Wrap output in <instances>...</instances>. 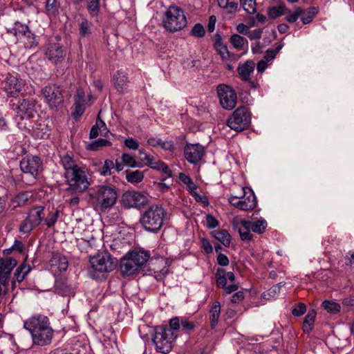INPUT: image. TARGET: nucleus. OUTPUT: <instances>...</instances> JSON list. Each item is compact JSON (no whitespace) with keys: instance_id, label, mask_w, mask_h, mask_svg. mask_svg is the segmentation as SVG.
<instances>
[{"instance_id":"nucleus-1","label":"nucleus","mask_w":354,"mask_h":354,"mask_svg":"<svg viewBox=\"0 0 354 354\" xmlns=\"http://www.w3.org/2000/svg\"><path fill=\"white\" fill-rule=\"evenodd\" d=\"M61 164L64 169V176L68 189L79 194L86 192L93 183L88 169L84 166L79 165L68 154L61 158Z\"/></svg>"},{"instance_id":"nucleus-2","label":"nucleus","mask_w":354,"mask_h":354,"mask_svg":"<svg viewBox=\"0 0 354 354\" xmlns=\"http://www.w3.org/2000/svg\"><path fill=\"white\" fill-rule=\"evenodd\" d=\"M24 328L31 334L35 344L45 346L51 342L54 332L47 316L33 315L24 322Z\"/></svg>"},{"instance_id":"nucleus-3","label":"nucleus","mask_w":354,"mask_h":354,"mask_svg":"<svg viewBox=\"0 0 354 354\" xmlns=\"http://www.w3.org/2000/svg\"><path fill=\"white\" fill-rule=\"evenodd\" d=\"M149 252L145 250H133L128 252L120 263L122 275L130 276L139 272L149 261Z\"/></svg>"},{"instance_id":"nucleus-4","label":"nucleus","mask_w":354,"mask_h":354,"mask_svg":"<svg viewBox=\"0 0 354 354\" xmlns=\"http://www.w3.org/2000/svg\"><path fill=\"white\" fill-rule=\"evenodd\" d=\"M165 216L162 206L152 205L142 214L140 223L147 231L157 232L162 227Z\"/></svg>"},{"instance_id":"nucleus-5","label":"nucleus","mask_w":354,"mask_h":354,"mask_svg":"<svg viewBox=\"0 0 354 354\" xmlns=\"http://www.w3.org/2000/svg\"><path fill=\"white\" fill-rule=\"evenodd\" d=\"M176 337L177 334L172 332L171 328L158 326L154 329L152 341L158 352L167 354L171 351Z\"/></svg>"},{"instance_id":"nucleus-6","label":"nucleus","mask_w":354,"mask_h":354,"mask_svg":"<svg viewBox=\"0 0 354 354\" xmlns=\"http://www.w3.org/2000/svg\"><path fill=\"white\" fill-rule=\"evenodd\" d=\"M20 169L26 174L22 176V181L28 185H33L37 182V178L42 169V161L36 156H28L20 162Z\"/></svg>"},{"instance_id":"nucleus-7","label":"nucleus","mask_w":354,"mask_h":354,"mask_svg":"<svg viewBox=\"0 0 354 354\" xmlns=\"http://www.w3.org/2000/svg\"><path fill=\"white\" fill-rule=\"evenodd\" d=\"M164 28L171 32L183 30L187 26L184 11L177 6H169L162 20Z\"/></svg>"},{"instance_id":"nucleus-8","label":"nucleus","mask_w":354,"mask_h":354,"mask_svg":"<svg viewBox=\"0 0 354 354\" xmlns=\"http://www.w3.org/2000/svg\"><path fill=\"white\" fill-rule=\"evenodd\" d=\"M92 271L104 274L112 272L118 265V260L109 252H102L94 255L89 260Z\"/></svg>"},{"instance_id":"nucleus-9","label":"nucleus","mask_w":354,"mask_h":354,"mask_svg":"<svg viewBox=\"0 0 354 354\" xmlns=\"http://www.w3.org/2000/svg\"><path fill=\"white\" fill-rule=\"evenodd\" d=\"M251 123V113L246 106L238 107L227 120V126L237 132L248 129Z\"/></svg>"},{"instance_id":"nucleus-10","label":"nucleus","mask_w":354,"mask_h":354,"mask_svg":"<svg viewBox=\"0 0 354 354\" xmlns=\"http://www.w3.org/2000/svg\"><path fill=\"white\" fill-rule=\"evenodd\" d=\"M8 32L15 35L26 48H35L39 44L37 37L30 32L28 26L19 22H16L12 28L8 29Z\"/></svg>"},{"instance_id":"nucleus-11","label":"nucleus","mask_w":354,"mask_h":354,"mask_svg":"<svg viewBox=\"0 0 354 354\" xmlns=\"http://www.w3.org/2000/svg\"><path fill=\"white\" fill-rule=\"evenodd\" d=\"M90 196L96 200L97 205L102 209L111 207L115 205L117 200L116 191L113 187L107 185L97 187L95 192L91 193Z\"/></svg>"},{"instance_id":"nucleus-12","label":"nucleus","mask_w":354,"mask_h":354,"mask_svg":"<svg viewBox=\"0 0 354 354\" xmlns=\"http://www.w3.org/2000/svg\"><path fill=\"white\" fill-rule=\"evenodd\" d=\"M44 211V207L42 206H36L32 208L28 212L27 217L19 225V231L24 234L30 233L34 227L38 226L44 220L45 216Z\"/></svg>"},{"instance_id":"nucleus-13","label":"nucleus","mask_w":354,"mask_h":354,"mask_svg":"<svg viewBox=\"0 0 354 354\" xmlns=\"http://www.w3.org/2000/svg\"><path fill=\"white\" fill-rule=\"evenodd\" d=\"M45 55L53 64L61 62L66 56V51L61 43V37L56 35L49 39L45 52Z\"/></svg>"},{"instance_id":"nucleus-14","label":"nucleus","mask_w":354,"mask_h":354,"mask_svg":"<svg viewBox=\"0 0 354 354\" xmlns=\"http://www.w3.org/2000/svg\"><path fill=\"white\" fill-rule=\"evenodd\" d=\"M12 106L17 116L22 120H30L34 118L37 113L36 102L33 100L19 99L17 103H13Z\"/></svg>"},{"instance_id":"nucleus-15","label":"nucleus","mask_w":354,"mask_h":354,"mask_svg":"<svg viewBox=\"0 0 354 354\" xmlns=\"http://www.w3.org/2000/svg\"><path fill=\"white\" fill-rule=\"evenodd\" d=\"M217 93L221 106L226 109H232L236 102V94L232 87L220 84L217 87Z\"/></svg>"},{"instance_id":"nucleus-16","label":"nucleus","mask_w":354,"mask_h":354,"mask_svg":"<svg viewBox=\"0 0 354 354\" xmlns=\"http://www.w3.org/2000/svg\"><path fill=\"white\" fill-rule=\"evenodd\" d=\"M24 85L22 79L11 74H8L2 83L3 91L11 97L18 96Z\"/></svg>"},{"instance_id":"nucleus-17","label":"nucleus","mask_w":354,"mask_h":354,"mask_svg":"<svg viewBox=\"0 0 354 354\" xmlns=\"http://www.w3.org/2000/svg\"><path fill=\"white\" fill-rule=\"evenodd\" d=\"M46 102L53 109L62 103L64 98L60 88L56 85H48L42 89Z\"/></svg>"},{"instance_id":"nucleus-18","label":"nucleus","mask_w":354,"mask_h":354,"mask_svg":"<svg viewBox=\"0 0 354 354\" xmlns=\"http://www.w3.org/2000/svg\"><path fill=\"white\" fill-rule=\"evenodd\" d=\"M149 273L144 274L153 275L158 281H161L168 273L166 261L164 258L159 257L156 259H149Z\"/></svg>"},{"instance_id":"nucleus-19","label":"nucleus","mask_w":354,"mask_h":354,"mask_svg":"<svg viewBox=\"0 0 354 354\" xmlns=\"http://www.w3.org/2000/svg\"><path fill=\"white\" fill-rule=\"evenodd\" d=\"M186 160L192 164L198 163L205 153L204 147L199 144H187L184 148Z\"/></svg>"},{"instance_id":"nucleus-20","label":"nucleus","mask_w":354,"mask_h":354,"mask_svg":"<svg viewBox=\"0 0 354 354\" xmlns=\"http://www.w3.org/2000/svg\"><path fill=\"white\" fill-rule=\"evenodd\" d=\"M50 270L55 275L59 274L66 271L68 268V260L66 257L59 253H53L49 260Z\"/></svg>"},{"instance_id":"nucleus-21","label":"nucleus","mask_w":354,"mask_h":354,"mask_svg":"<svg viewBox=\"0 0 354 354\" xmlns=\"http://www.w3.org/2000/svg\"><path fill=\"white\" fill-rule=\"evenodd\" d=\"M122 203L126 207H137L147 202L145 195L138 192H126L122 196Z\"/></svg>"},{"instance_id":"nucleus-22","label":"nucleus","mask_w":354,"mask_h":354,"mask_svg":"<svg viewBox=\"0 0 354 354\" xmlns=\"http://www.w3.org/2000/svg\"><path fill=\"white\" fill-rule=\"evenodd\" d=\"M17 263V261L12 258L0 259V283H6Z\"/></svg>"},{"instance_id":"nucleus-23","label":"nucleus","mask_w":354,"mask_h":354,"mask_svg":"<svg viewBox=\"0 0 354 354\" xmlns=\"http://www.w3.org/2000/svg\"><path fill=\"white\" fill-rule=\"evenodd\" d=\"M244 195L241 198V210L250 211L257 206V198L251 189L246 191L245 187L242 188Z\"/></svg>"},{"instance_id":"nucleus-24","label":"nucleus","mask_w":354,"mask_h":354,"mask_svg":"<svg viewBox=\"0 0 354 354\" xmlns=\"http://www.w3.org/2000/svg\"><path fill=\"white\" fill-rule=\"evenodd\" d=\"M225 270L218 268L216 273L217 286L223 289L225 294H230L238 289V286L235 283L227 285V277L225 276Z\"/></svg>"},{"instance_id":"nucleus-25","label":"nucleus","mask_w":354,"mask_h":354,"mask_svg":"<svg viewBox=\"0 0 354 354\" xmlns=\"http://www.w3.org/2000/svg\"><path fill=\"white\" fill-rule=\"evenodd\" d=\"M255 64L252 60H247L243 63H239L237 71L240 78L245 82H251L250 75L254 70Z\"/></svg>"},{"instance_id":"nucleus-26","label":"nucleus","mask_w":354,"mask_h":354,"mask_svg":"<svg viewBox=\"0 0 354 354\" xmlns=\"http://www.w3.org/2000/svg\"><path fill=\"white\" fill-rule=\"evenodd\" d=\"M113 82L118 92L122 93L127 90L129 80L124 71H118L113 75Z\"/></svg>"},{"instance_id":"nucleus-27","label":"nucleus","mask_w":354,"mask_h":354,"mask_svg":"<svg viewBox=\"0 0 354 354\" xmlns=\"http://www.w3.org/2000/svg\"><path fill=\"white\" fill-rule=\"evenodd\" d=\"M32 197V194L30 192H21L12 198L10 206L14 209L18 207L26 205Z\"/></svg>"},{"instance_id":"nucleus-28","label":"nucleus","mask_w":354,"mask_h":354,"mask_svg":"<svg viewBox=\"0 0 354 354\" xmlns=\"http://www.w3.org/2000/svg\"><path fill=\"white\" fill-rule=\"evenodd\" d=\"M209 318L210 322V327L212 329H214L218 322V319L221 314V304L218 301H214L209 311Z\"/></svg>"},{"instance_id":"nucleus-29","label":"nucleus","mask_w":354,"mask_h":354,"mask_svg":"<svg viewBox=\"0 0 354 354\" xmlns=\"http://www.w3.org/2000/svg\"><path fill=\"white\" fill-rule=\"evenodd\" d=\"M149 145L153 147H160L162 149L168 151H173L174 147L171 141L165 142L158 138H150L147 140Z\"/></svg>"},{"instance_id":"nucleus-30","label":"nucleus","mask_w":354,"mask_h":354,"mask_svg":"<svg viewBox=\"0 0 354 354\" xmlns=\"http://www.w3.org/2000/svg\"><path fill=\"white\" fill-rule=\"evenodd\" d=\"M50 131L46 124L40 122L33 128L32 134L37 139H44L48 137Z\"/></svg>"},{"instance_id":"nucleus-31","label":"nucleus","mask_w":354,"mask_h":354,"mask_svg":"<svg viewBox=\"0 0 354 354\" xmlns=\"http://www.w3.org/2000/svg\"><path fill=\"white\" fill-rule=\"evenodd\" d=\"M245 224L246 227H250L252 232L259 234H262L267 226V223L265 220H258L255 222L245 221Z\"/></svg>"},{"instance_id":"nucleus-32","label":"nucleus","mask_w":354,"mask_h":354,"mask_svg":"<svg viewBox=\"0 0 354 354\" xmlns=\"http://www.w3.org/2000/svg\"><path fill=\"white\" fill-rule=\"evenodd\" d=\"M86 8L92 17H96L100 15V0H86Z\"/></svg>"},{"instance_id":"nucleus-33","label":"nucleus","mask_w":354,"mask_h":354,"mask_svg":"<svg viewBox=\"0 0 354 354\" xmlns=\"http://www.w3.org/2000/svg\"><path fill=\"white\" fill-rule=\"evenodd\" d=\"M286 6L284 3H281L277 6L270 7L268 9V15L270 19H275L284 15Z\"/></svg>"},{"instance_id":"nucleus-34","label":"nucleus","mask_w":354,"mask_h":354,"mask_svg":"<svg viewBox=\"0 0 354 354\" xmlns=\"http://www.w3.org/2000/svg\"><path fill=\"white\" fill-rule=\"evenodd\" d=\"M316 313L315 310L308 311L303 323V330L305 333H310L313 327Z\"/></svg>"},{"instance_id":"nucleus-35","label":"nucleus","mask_w":354,"mask_h":354,"mask_svg":"<svg viewBox=\"0 0 354 354\" xmlns=\"http://www.w3.org/2000/svg\"><path fill=\"white\" fill-rule=\"evenodd\" d=\"M212 235L225 246H228L230 244V235L226 230L214 231L212 232Z\"/></svg>"},{"instance_id":"nucleus-36","label":"nucleus","mask_w":354,"mask_h":354,"mask_svg":"<svg viewBox=\"0 0 354 354\" xmlns=\"http://www.w3.org/2000/svg\"><path fill=\"white\" fill-rule=\"evenodd\" d=\"M303 14H305V11L300 7H297L293 13L291 12L290 10L286 8L284 13V15H286V20L289 23H295L298 19L299 17L301 16Z\"/></svg>"},{"instance_id":"nucleus-37","label":"nucleus","mask_w":354,"mask_h":354,"mask_svg":"<svg viewBox=\"0 0 354 354\" xmlns=\"http://www.w3.org/2000/svg\"><path fill=\"white\" fill-rule=\"evenodd\" d=\"M214 48L223 60H227L229 59L230 53L228 51L227 47L224 44H223L220 39L216 41L214 44Z\"/></svg>"},{"instance_id":"nucleus-38","label":"nucleus","mask_w":354,"mask_h":354,"mask_svg":"<svg viewBox=\"0 0 354 354\" xmlns=\"http://www.w3.org/2000/svg\"><path fill=\"white\" fill-rule=\"evenodd\" d=\"M230 41L233 47L239 50L243 49L244 45L248 43L245 37L238 34L232 35L230 38Z\"/></svg>"},{"instance_id":"nucleus-39","label":"nucleus","mask_w":354,"mask_h":354,"mask_svg":"<svg viewBox=\"0 0 354 354\" xmlns=\"http://www.w3.org/2000/svg\"><path fill=\"white\" fill-rule=\"evenodd\" d=\"M59 3L57 0H46V12L48 16H55L59 12Z\"/></svg>"},{"instance_id":"nucleus-40","label":"nucleus","mask_w":354,"mask_h":354,"mask_svg":"<svg viewBox=\"0 0 354 354\" xmlns=\"http://www.w3.org/2000/svg\"><path fill=\"white\" fill-rule=\"evenodd\" d=\"M30 271V267L26 263L21 264L15 270V275L18 282H21Z\"/></svg>"},{"instance_id":"nucleus-41","label":"nucleus","mask_w":354,"mask_h":354,"mask_svg":"<svg viewBox=\"0 0 354 354\" xmlns=\"http://www.w3.org/2000/svg\"><path fill=\"white\" fill-rule=\"evenodd\" d=\"M217 1L219 7L229 13L236 11L238 7V3L232 0H217Z\"/></svg>"},{"instance_id":"nucleus-42","label":"nucleus","mask_w":354,"mask_h":354,"mask_svg":"<svg viewBox=\"0 0 354 354\" xmlns=\"http://www.w3.org/2000/svg\"><path fill=\"white\" fill-rule=\"evenodd\" d=\"M126 178L128 182L137 183L141 182L144 178L143 172L139 170L127 171Z\"/></svg>"},{"instance_id":"nucleus-43","label":"nucleus","mask_w":354,"mask_h":354,"mask_svg":"<svg viewBox=\"0 0 354 354\" xmlns=\"http://www.w3.org/2000/svg\"><path fill=\"white\" fill-rule=\"evenodd\" d=\"M245 220H241L240 223L241 227L239 228V232L240 234V236L241 240L243 241H249L252 239V234L250 233V228L247 227L245 224Z\"/></svg>"},{"instance_id":"nucleus-44","label":"nucleus","mask_w":354,"mask_h":354,"mask_svg":"<svg viewBox=\"0 0 354 354\" xmlns=\"http://www.w3.org/2000/svg\"><path fill=\"white\" fill-rule=\"evenodd\" d=\"M91 23H90L88 20L84 19L79 24V30L80 35L82 37H87L91 34Z\"/></svg>"},{"instance_id":"nucleus-45","label":"nucleus","mask_w":354,"mask_h":354,"mask_svg":"<svg viewBox=\"0 0 354 354\" xmlns=\"http://www.w3.org/2000/svg\"><path fill=\"white\" fill-rule=\"evenodd\" d=\"M179 179L183 184H185L187 186V189L190 193L197 189V185L186 174L183 173H180Z\"/></svg>"},{"instance_id":"nucleus-46","label":"nucleus","mask_w":354,"mask_h":354,"mask_svg":"<svg viewBox=\"0 0 354 354\" xmlns=\"http://www.w3.org/2000/svg\"><path fill=\"white\" fill-rule=\"evenodd\" d=\"M111 145V142L104 138H100L89 145V149L93 151H97L101 149L102 147H109Z\"/></svg>"},{"instance_id":"nucleus-47","label":"nucleus","mask_w":354,"mask_h":354,"mask_svg":"<svg viewBox=\"0 0 354 354\" xmlns=\"http://www.w3.org/2000/svg\"><path fill=\"white\" fill-rule=\"evenodd\" d=\"M323 308L330 313H337L340 311V305L336 302L326 300L322 303Z\"/></svg>"},{"instance_id":"nucleus-48","label":"nucleus","mask_w":354,"mask_h":354,"mask_svg":"<svg viewBox=\"0 0 354 354\" xmlns=\"http://www.w3.org/2000/svg\"><path fill=\"white\" fill-rule=\"evenodd\" d=\"M75 109L72 113V116L77 120L84 113L85 111V102L75 101L74 104Z\"/></svg>"},{"instance_id":"nucleus-49","label":"nucleus","mask_w":354,"mask_h":354,"mask_svg":"<svg viewBox=\"0 0 354 354\" xmlns=\"http://www.w3.org/2000/svg\"><path fill=\"white\" fill-rule=\"evenodd\" d=\"M59 216L58 211L50 212L48 213L46 218L44 219L45 224L48 227H51L55 225Z\"/></svg>"},{"instance_id":"nucleus-50","label":"nucleus","mask_w":354,"mask_h":354,"mask_svg":"<svg viewBox=\"0 0 354 354\" xmlns=\"http://www.w3.org/2000/svg\"><path fill=\"white\" fill-rule=\"evenodd\" d=\"M121 160L122 163L130 167H136L138 166L136 160L129 153H123L121 156Z\"/></svg>"},{"instance_id":"nucleus-51","label":"nucleus","mask_w":354,"mask_h":354,"mask_svg":"<svg viewBox=\"0 0 354 354\" xmlns=\"http://www.w3.org/2000/svg\"><path fill=\"white\" fill-rule=\"evenodd\" d=\"M244 10L248 14H254L256 12L255 0H245L243 5Z\"/></svg>"},{"instance_id":"nucleus-52","label":"nucleus","mask_w":354,"mask_h":354,"mask_svg":"<svg viewBox=\"0 0 354 354\" xmlns=\"http://www.w3.org/2000/svg\"><path fill=\"white\" fill-rule=\"evenodd\" d=\"M281 48L282 46L279 45L276 48V49H268L263 59L266 60V62L272 60L275 57L277 53L281 49Z\"/></svg>"},{"instance_id":"nucleus-53","label":"nucleus","mask_w":354,"mask_h":354,"mask_svg":"<svg viewBox=\"0 0 354 354\" xmlns=\"http://www.w3.org/2000/svg\"><path fill=\"white\" fill-rule=\"evenodd\" d=\"M114 167V163L111 160H106L104 164L102 166L100 174L102 176L111 175V169Z\"/></svg>"},{"instance_id":"nucleus-54","label":"nucleus","mask_w":354,"mask_h":354,"mask_svg":"<svg viewBox=\"0 0 354 354\" xmlns=\"http://www.w3.org/2000/svg\"><path fill=\"white\" fill-rule=\"evenodd\" d=\"M180 326V317H176L170 319L169 327L167 328H171L172 332L178 335V330H179Z\"/></svg>"},{"instance_id":"nucleus-55","label":"nucleus","mask_w":354,"mask_h":354,"mask_svg":"<svg viewBox=\"0 0 354 354\" xmlns=\"http://www.w3.org/2000/svg\"><path fill=\"white\" fill-rule=\"evenodd\" d=\"M180 324L182 328L185 332L190 331L194 329L195 324L192 322H189L186 317H180Z\"/></svg>"},{"instance_id":"nucleus-56","label":"nucleus","mask_w":354,"mask_h":354,"mask_svg":"<svg viewBox=\"0 0 354 354\" xmlns=\"http://www.w3.org/2000/svg\"><path fill=\"white\" fill-rule=\"evenodd\" d=\"M306 312V306L303 303H299L297 306H295L292 310V313L295 317H300L303 315Z\"/></svg>"},{"instance_id":"nucleus-57","label":"nucleus","mask_w":354,"mask_h":354,"mask_svg":"<svg viewBox=\"0 0 354 354\" xmlns=\"http://www.w3.org/2000/svg\"><path fill=\"white\" fill-rule=\"evenodd\" d=\"M205 33V28L201 24H196L192 30V35L196 37H203Z\"/></svg>"},{"instance_id":"nucleus-58","label":"nucleus","mask_w":354,"mask_h":354,"mask_svg":"<svg viewBox=\"0 0 354 354\" xmlns=\"http://www.w3.org/2000/svg\"><path fill=\"white\" fill-rule=\"evenodd\" d=\"M124 144L127 148L133 150H137L140 146L139 142L132 138L126 139L124 142Z\"/></svg>"},{"instance_id":"nucleus-59","label":"nucleus","mask_w":354,"mask_h":354,"mask_svg":"<svg viewBox=\"0 0 354 354\" xmlns=\"http://www.w3.org/2000/svg\"><path fill=\"white\" fill-rule=\"evenodd\" d=\"M98 124H99V134L106 137L109 133V130L107 129L105 122L100 119V115H98Z\"/></svg>"},{"instance_id":"nucleus-60","label":"nucleus","mask_w":354,"mask_h":354,"mask_svg":"<svg viewBox=\"0 0 354 354\" xmlns=\"http://www.w3.org/2000/svg\"><path fill=\"white\" fill-rule=\"evenodd\" d=\"M139 156H140V159L141 160V161H142L145 163V165L148 166L149 165L151 164V161L153 160V157H151L150 155L147 153L145 151L140 150Z\"/></svg>"},{"instance_id":"nucleus-61","label":"nucleus","mask_w":354,"mask_h":354,"mask_svg":"<svg viewBox=\"0 0 354 354\" xmlns=\"http://www.w3.org/2000/svg\"><path fill=\"white\" fill-rule=\"evenodd\" d=\"M205 219L208 228H214L218 225V221L211 214H207Z\"/></svg>"},{"instance_id":"nucleus-62","label":"nucleus","mask_w":354,"mask_h":354,"mask_svg":"<svg viewBox=\"0 0 354 354\" xmlns=\"http://www.w3.org/2000/svg\"><path fill=\"white\" fill-rule=\"evenodd\" d=\"M228 202L234 207L241 210V198L240 196H232L228 198Z\"/></svg>"},{"instance_id":"nucleus-63","label":"nucleus","mask_w":354,"mask_h":354,"mask_svg":"<svg viewBox=\"0 0 354 354\" xmlns=\"http://www.w3.org/2000/svg\"><path fill=\"white\" fill-rule=\"evenodd\" d=\"M99 135L98 118L96 120L95 124L93 125L90 131V138H95Z\"/></svg>"},{"instance_id":"nucleus-64","label":"nucleus","mask_w":354,"mask_h":354,"mask_svg":"<svg viewBox=\"0 0 354 354\" xmlns=\"http://www.w3.org/2000/svg\"><path fill=\"white\" fill-rule=\"evenodd\" d=\"M217 262L220 266H226L229 264V259L226 255L221 253L217 256Z\"/></svg>"}]
</instances>
